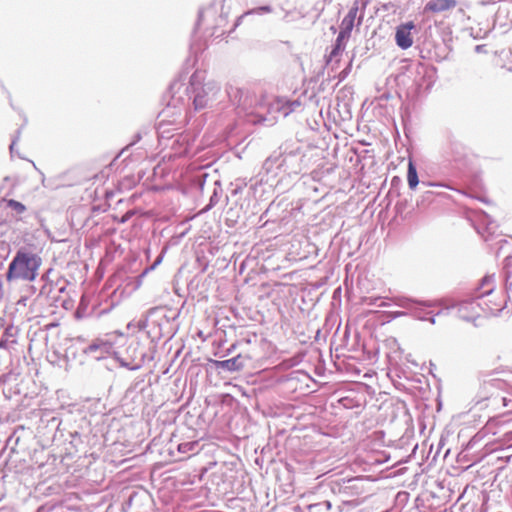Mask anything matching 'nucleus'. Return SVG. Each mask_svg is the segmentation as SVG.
Masks as SVG:
<instances>
[{
  "mask_svg": "<svg viewBox=\"0 0 512 512\" xmlns=\"http://www.w3.org/2000/svg\"><path fill=\"white\" fill-rule=\"evenodd\" d=\"M41 264L42 260L36 253L21 249L17 251L9 264L7 279L9 281L15 279L34 281Z\"/></svg>",
  "mask_w": 512,
  "mask_h": 512,
  "instance_id": "nucleus-1",
  "label": "nucleus"
},
{
  "mask_svg": "<svg viewBox=\"0 0 512 512\" xmlns=\"http://www.w3.org/2000/svg\"><path fill=\"white\" fill-rule=\"evenodd\" d=\"M220 87L213 81L204 82L202 73L195 72L190 78L189 93L193 98L195 110L209 106L216 100Z\"/></svg>",
  "mask_w": 512,
  "mask_h": 512,
  "instance_id": "nucleus-2",
  "label": "nucleus"
},
{
  "mask_svg": "<svg viewBox=\"0 0 512 512\" xmlns=\"http://www.w3.org/2000/svg\"><path fill=\"white\" fill-rule=\"evenodd\" d=\"M300 106V102L295 101H289L283 97H277L269 104V112L273 115L278 114L282 115L283 117H287L289 114L294 112L297 107ZM275 119L276 116H273Z\"/></svg>",
  "mask_w": 512,
  "mask_h": 512,
  "instance_id": "nucleus-3",
  "label": "nucleus"
},
{
  "mask_svg": "<svg viewBox=\"0 0 512 512\" xmlns=\"http://www.w3.org/2000/svg\"><path fill=\"white\" fill-rule=\"evenodd\" d=\"M113 342L108 338H97L84 349V353L88 355L95 354L96 359L104 358L112 353Z\"/></svg>",
  "mask_w": 512,
  "mask_h": 512,
  "instance_id": "nucleus-4",
  "label": "nucleus"
},
{
  "mask_svg": "<svg viewBox=\"0 0 512 512\" xmlns=\"http://www.w3.org/2000/svg\"><path fill=\"white\" fill-rule=\"evenodd\" d=\"M248 356L238 354L237 356L227 360H210L216 369L236 372L242 370L246 366Z\"/></svg>",
  "mask_w": 512,
  "mask_h": 512,
  "instance_id": "nucleus-5",
  "label": "nucleus"
},
{
  "mask_svg": "<svg viewBox=\"0 0 512 512\" xmlns=\"http://www.w3.org/2000/svg\"><path fill=\"white\" fill-rule=\"evenodd\" d=\"M414 28L413 22L401 24L396 28L395 41L398 47L403 50L410 48L413 45V38L411 30Z\"/></svg>",
  "mask_w": 512,
  "mask_h": 512,
  "instance_id": "nucleus-6",
  "label": "nucleus"
},
{
  "mask_svg": "<svg viewBox=\"0 0 512 512\" xmlns=\"http://www.w3.org/2000/svg\"><path fill=\"white\" fill-rule=\"evenodd\" d=\"M357 13H358V6L357 5H354L353 7H351L347 13V15L343 18L341 24H340V39H346V38H349L352 30H353V27H354V24H355V19L357 17Z\"/></svg>",
  "mask_w": 512,
  "mask_h": 512,
  "instance_id": "nucleus-7",
  "label": "nucleus"
},
{
  "mask_svg": "<svg viewBox=\"0 0 512 512\" xmlns=\"http://www.w3.org/2000/svg\"><path fill=\"white\" fill-rule=\"evenodd\" d=\"M457 5L456 0H430L425 5V11H430L433 13H440L444 11L451 10L455 8Z\"/></svg>",
  "mask_w": 512,
  "mask_h": 512,
  "instance_id": "nucleus-8",
  "label": "nucleus"
},
{
  "mask_svg": "<svg viewBox=\"0 0 512 512\" xmlns=\"http://www.w3.org/2000/svg\"><path fill=\"white\" fill-rule=\"evenodd\" d=\"M470 309L471 310L475 309V305L473 302L462 303L459 306V310H458L460 317L467 321L473 320L475 318V316L478 315V313H477V311H474L473 314H469L468 310H470Z\"/></svg>",
  "mask_w": 512,
  "mask_h": 512,
  "instance_id": "nucleus-9",
  "label": "nucleus"
},
{
  "mask_svg": "<svg viewBox=\"0 0 512 512\" xmlns=\"http://www.w3.org/2000/svg\"><path fill=\"white\" fill-rule=\"evenodd\" d=\"M481 289H483V292L480 294V297L489 295L494 291V289H495L494 275H488L482 279Z\"/></svg>",
  "mask_w": 512,
  "mask_h": 512,
  "instance_id": "nucleus-10",
  "label": "nucleus"
},
{
  "mask_svg": "<svg viewBox=\"0 0 512 512\" xmlns=\"http://www.w3.org/2000/svg\"><path fill=\"white\" fill-rule=\"evenodd\" d=\"M407 180L410 189H415L419 183L416 167L411 160L408 163Z\"/></svg>",
  "mask_w": 512,
  "mask_h": 512,
  "instance_id": "nucleus-11",
  "label": "nucleus"
},
{
  "mask_svg": "<svg viewBox=\"0 0 512 512\" xmlns=\"http://www.w3.org/2000/svg\"><path fill=\"white\" fill-rule=\"evenodd\" d=\"M198 449V442H184L178 445V450L181 453L194 452Z\"/></svg>",
  "mask_w": 512,
  "mask_h": 512,
  "instance_id": "nucleus-12",
  "label": "nucleus"
},
{
  "mask_svg": "<svg viewBox=\"0 0 512 512\" xmlns=\"http://www.w3.org/2000/svg\"><path fill=\"white\" fill-rule=\"evenodd\" d=\"M272 11V8L270 6H261V7H258V8H255V9H252V10H249L247 11L246 13H244L243 15H241L239 18H238V21L236 23V25L239 24V21L245 17L246 15H250V14H261V13H270Z\"/></svg>",
  "mask_w": 512,
  "mask_h": 512,
  "instance_id": "nucleus-13",
  "label": "nucleus"
},
{
  "mask_svg": "<svg viewBox=\"0 0 512 512\" xmlns=\"http://www.w3.org/2000/svg\"><path fill=\"white\" fill-rule=\"evenodd\" d=\"M343 40L344 39H340V33H339L337 36L334 48L332 49V51L330 53V58L336 56L340 51H342L344 49Z\"/></svg>",
  "mask_w": 512,
  "mask_h": 512,
  "instance_id": "nucleus-14",
  "label": "nucleus"
},
{
  "mask_svg": "<svg viewBox=\"0 0 512 512\" xmlns=\"http://www.w3.org/2000/svg\"><path fill=\"white\" fill-rule=\"evenodd\" d=\"M9 206L11 208H13L17 213H22L26 209L25 206L22 203H20L18 201H15V200H10L9 201Z\"/></svg>",
  "mask_w": 512,
  "mask_h": 512,
  "instance_id": "nucleus-15",
  "label": "nucleus"
},
{
  "mask_svg": "<svg viewBox=\"0 0 512 512\" xmlns=\"http://www.w3.org/2000/svg\"><path fill=\"white\" fill-rule=\"evenodd\" d=\"M380 298H373V297H369V298H366L364 300V302L369 305V306H373V305H377L378 307H387L388 305L385 303V302H381L379 304H377L378 300Z\"/></svg>",
  "mask_w": 512,
  "mask_h": 512,
  "instance_id": "nucleus-16",
  "label": "nucleus"
},
{
  "mask_svg": "<svg viewBox=\"0 0 512 512\" xmlns=\"http://www.w3.org/2000/svg\"><path fill=\"white\" fill-rule=\"evenodd\" d=\"M120 364H121V366L126 367V368H128L129 370H132V371L138 370L140 368V365L130 366L129 363L124 362V361H120Z\"/></svg>",
  "mask_w": 512,
  "mask_h": 512,
  "instance_id": "nucleus-17",
  "label": "nucleus"
},
{
  "mask_svg": "<svg viewBox=\"0 0 512 512\" xmlns=\"http://www.w3.org/2000/svg\"><path fill=\"white\" fill-rule=\"evenodd\" d=\"M476 53H485L486 52V46L485 45H477L475 47Z\"/></svg>",
  "mask_w": 512,
  "mask_h": 512,
  "instance_id": "nucleus-18",
  "label": "nucleus"
},
{
  "mask_svg": "<svg viewBox=\"0 0 512 512\" xmlns=\"http://www.w3.org/2000/svg\"><path fill=\"white\" fill-rule=\"evenodd\" d=\"M18 138H19V136H17V138H16V139H14V140L12 141L11 145H10V151H11V153H13V152H14V147H15V145H16V141L18 140Z\"/></svg>",
  "mask_w": 512,
  "mask_h": 512,
  "instance_id": "nucleus-19",
  "label": "nucleus"
},
{
  "mask_svg": "<svg viewBox=\"0 0 512 512\" xmlns=\"http://www.w3.org/2000/svg\"><path fill=\"white\" fill-rule=\"evenodd\" d=\"M428 320H429V322H430L431 324H435V323H436V319H435V317H431V318H429Z\"/></svg>",
  "mask_w": 512,
  "mask_h": 512,
  "instance_id": "nucleus-20",
  "label": "nucleus"
},
{
  "mask_svg": "<svg viewBox=\"0 0 512 512\" xmlns=\"http://www.w3.org/2000/svg\"><path fill=\"white\" fill-rule=\"evenodd\" d=\"M503 403H504V406L508 407V403H507V399L506 398H503Z\"/></svg>",
  "mask_w": 512,
  "mask_h": 512,
  "instance_id": "nucleus-21",
  "label": "nucleus"
},
{
  "mask_svg": "<svg viewBox=\"0 0 512 512\" xmlns=\"http://www.w3.org/2000/svg\"><path fill=\"white\" fill-rule=\"evenodd\" d=\"M234 347H235V346L233 345L230 349H228V351H227V352H228V354L232 352V350L234 349Z\"/></svg>",
  "mask_w": 512,
  "mask_h": 512,
  "instance_id": "nucleus-22",
  "label": "nucleus"
}]
</instances>
